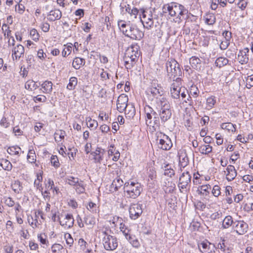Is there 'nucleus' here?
<instances>
[{
  "label": "nucleus",
  "mask_w": 253,
  "mask_h": 253,
  "mask_svg": "<svg viewBox=\"0 0 253 253\" xmlns=\"http://www.w3.org/2000/svg\"><path fill=\"white\" fill-rule=\"evenodd\" d=\"M140 52L137 45H132L126 50L124 57L125 66L126 69H131L136 64Z\"/></svg>",
  "instance_id": "f03ea898"
},
{
  "label": "nucleus",
  "mask_w": 253,
  "mask_h": 253,
  "mask_svg": "<svg viewBox=\"0 0 253 253\" xmlns=\"http://www.w3.org/2000/svg\"><path fill=\"white\" fill-rule=\"evenodd\" d=\"M157 141L159 148L164 150H169L172 146L170 138L162 132L157 133Z\"/></svg>",
  "instance_id": "9d476101"
},
{
  "label": "nucleus",
  "mask_w": 253,
  "mask_h": 253,
  "mask_svg": "<svg viewBox=\"0 0 253 253\" xmlns=\"http://www.w3.org/2000/svg\"><path fill=\"white\" fill-rule=\"evenodd\" d=\"M36 156L35 151L33 149L29 150L27 155L28 161L31 163H34L36 161Z\"/></svg>",
  "instance_id": "09e8293b"
},
{
  "label": "nucleus",
  "mask_w": 253,
  "mask_h": 253,
  "mask_svg": "<svg viewBox=\"0 0 253 253\" xmlns=\"http://www.w3.org/2000/svg\"><path fill=\"white\" fill-rule=\"evenodd\" d=\"M234 222L231 216H226L222 221V227L223 228H228L229 226L233 224L234 226Z\"/></svg>",
  "instance_id": "2f4dec72"
},
{
  "label": "nucleus",
  "mask_w": 253,
  "mask_h": 253,
  "mask_svg": "<svg viewBox=\"0 0 253 253\" xmlns=\"http://www.w3.org/2000/svg\"><path fill=\"white\" fill-rule=\"evenodd\" d=\"M42 87L43 89L42 91L44 93L50 94L52 90V83L50 81H46L42 84Z\"/></svg>",
  "instance_id": "cd10ccee"
},
{
  "label": "nucleus",
  "mask_w": 253,
  "mask_h": 253,
  "mask_svg": "<svg viewBox=\"0 0 253 253\" xmlns=\"http://www.w3.org/2000/svg\"><path fill=\"white\" fill-rule=\"evenodd\" d=\"M78 84L77 78L75 77L70 78L69 83L67 84V88L69 90L74 89Z\"/></svg>",
  "instance_id": "79ce46f5"
},
{
  "label": "nucleus",
  "mask_w": 253,
  "mask_h": 253,
  "mask_svg": "<svg viewBox=\"0 0 253 253\" xmlns=\"http://www.w3.org/2000/svg\"><path fill=\"white\" fill-rule=\"evenodd\" d=\"M24 47L21 44H17L12 50V57L13 61H17L24 55Z\"/></svg>",
  "instance_id": "a211bd4d"
},
{
  "label": "nucleus",
  "mask_w": 253,
  "mask_h": 253,
  "mask_svg": "<svg viewBox=\"0 0 253 253\" xmlns=\"http://www.w3.org/2000/svg\"><path fill=\"white\" fill-rule=\"evenodd\" d=\"M113 223H119L120 224V229L121 231L125 236L126 239H128V236L130 234L129 233V230L126 227L125 225L123 223V219L119 216H115L113 217L112 219Z\"/></svg>",
  "instance_id": "6ab92c4d"
},
{
  "label": "nucleus",
  "mask_w": 253,
  "mask_h": 253,
  "mask_svg": "<svg viewBox=\"0 0 253 253\" xmlns=\"http://www.w3.org/2000/svg\"><path fill=\"white\" fill-rule=\"evenodd\" d=\"M86 208L88 211L91 212L96 213L97 212V205L92 202H89L86 206Z\"/></svg>",
  "instance_id": "864d4df0"
},
{
  "label": "nucleus",
  "mask_w": 253,
  "mask_h": 253,
  "mask_svg": "<svg viewBox=\"0 0 253 253\" xmlns=\"http://www.w3.org/2000/svg\"><path fill=\"white\" fill-rule=\"evenodd\" d=\"M105 154L104 149L97 147L94 151L90 153L89 158L93 160L95 163L101 164L104 159V156Z\"/></svg>",
  "instance_id": "4468645a"
},
{
  "label": "nucleus",
  "mask_w": 253,
  "mask_h": 253,
  "mask_svg": "<svg viewBox=\"0 0 253 253\" xmlns=\"http://www.w3.org/2000/svg\"><path fill=\"white\" fill-rule=\"evenodd\" d=\"M217 248L220 250V253H224L226 252V250L228 251V249H226V246L225 245L224 241L223 240L222 242L219 243L217 245Z\"/></svg>",
  "instance_id": "e2e57ef3"
},
{
  "label": "nucleus",
  "mask_w": 253,
  "mask_h": 253,
  "mask_svg": "<svg viewBox=\"0 0 253 253\" xmlns=\"http://www.w3.org/2000/svg\"><path fill=\"white\" fill-rule=\"evenodd\" d=\"M126 109L127 111L125 110V114L127 115L128 117L132 118L135 114V108L132 105H128Z\"/></svg>",
  "instance_id": "a18cd8bd"
},
{
  "label": "nucleus",
  "mask_w": 253,
  "mask_h": 253,
  "mask_svg": "<svg viewBox=\"0 0 253 253\" xmlns=\"http://www.w3.org/2000/svg\"><path fill=\"white\" fill-rule=\"evenodd\" d=\"M127 239L129 240V243L133 247L138 248L140 246L139 242L134 236L132 237L129 234V236H128V239Z\"/></svg>",
  "instance_id": "8fccbe9b"
},
{
  "label": "nucleus",
  "mask_w": 253,
  "mask_h": 253,
  "mask_svg": "<svg viewBox=\"0 0 253 253\" xmlns=\"http://www.w3.org/2000/svg\"><path fill=\"white\" fill-rule=\"evenodd\" d=\"M72 44L71 45H68L66 47H65L62 52V55L63 57H65L69 55L72 51Z\"/></svg>",
  "instance_id": "4d7b16f0"
},
{
  "label": "nucleus",
  "mask_w": 253,
  "mask_h": 253,
  "mask_svg": "<svg viewBox=\"0 0 253 253\" xmlns=\"http://www.w3.org/2000/svg\"><path fill=\"white\" fill-rule=\"evenodd\" d=\"M62 17L61 11L58 9L51 10L47 15V19L50 21H55Z\"/></svg>",
  "instance_id": "4be33fe9"
},
{
  "label": "nucleus",
  "mask_w": 253,
  "mask_h": 253,
  "mask_svg": "<svg viewBox=\"0 0 253 253\" xmlns=\"http://www.w3.org/2000/svg\"><path fill=\"white\" fill-rule=\"evenodd\" d=\"M124 182L123 180L119 177L117 176L112 182V187L114 188L116 191L118 190L119 188L123 186Z\"/></svg>",
  "instance_id": "473e14b6"
},
{
  "label": "nucleus",
  "mask_w": 253,
  "mask_h": 253,
  "mask_svg": "<svg viewBox=\"0 0 253 253\" xmlns=\"http://www.w3.org/2000/svg\"><path fill=\"white\" fill-rule=\"evenodd\" d=\"M190 94L194 97H197L199 93V90L198 88L196 86H191L190 88Z\"/></svg>",
  "instance_id": "338daca9"
},
{
  "label": "nucleus",
  "mask_w": 253,
  "mask_h": 253,
  "mask_svg": "<svg viewBox=\"0 0 253 253\" xmlns=\"http://www.w3.org/2000/svg\"><path fill=\"white\" fill-rule=\"evenodd\" d=\"M124 189L125 191L127 193V196L132 199L137 198L140 195L142 191L141 184L138 182L125 183Z\"/></svg>",
  "instance_id": "0eeeda50"
},
{
  "label": "nucleus",
  "mask_w": 253,
  "mask_h": 253,
  "mask_svg": "<svg viewBox=\"0 0 253 253\" xmlns=\"http://www.w3.org/2000/svg\"><path fill=\"white\" fill-rule=\"evenodd\" d=\"M183 87L181 86V79L177 77L171 84L170 87V93L171 97L173 99H179L181 90Z\"/></svg>",
  "instance_id": "9b49d317"
},
{
  "label": "nucleus",
  "mask_w": 253,
  "mask_h": 253,
  "mask_svg": "<svg viewBox=\"0 0 253 253\" xmlns=\"http://www.w3.org/2000/svg\"><path fill=\"white\" fill-rule=\"evenodd\" d=\"M246 87L248 88H250L253 86V75L249 76L246 78Z\"/></svg>",
  "instance_id": "bf43d9fd"
},
{
  "label": "nucleus",
  "mask_w": 253,
  "mask_h": 253,
  "mask_svg": "<svg viewBox=\"0 0 253 253\" xmlns=\"http://www.w3.org/2000/svg\"><path fill=\"white\" fill-rule=\"evenodd\" d=\"M85 64V60L80 57H76L72 63L73 67L76 70L80 69Z\"/></svg>",
  "instance_id": "bb28decb"
},
{
  "label": "nucleus",
  "mask_w": 253,
  "mask_h": 253,
  "mask_svg": "<svg viewBox=\"0 0 253 253\" xmlns=\"http://www.w3.org/2000/svg\"><path fill=\"white\" fill-rule=\"evenodd\" d=\"M1 29L5 39L9 38L12 36L11 31L10 30V28L7 24H3Z\"/></svg>",
  "instance_id": "e433bc0d"
},
{
  "label": "nucleus",
  "mask_w": 253,
  "mask_h": 253,
  "mask_svg": "<svg viewBox=\"0 0 253 253\" xmlns=\"http://www.w3.org/2000/svg\"><path fill=\"white\" fill-rule=\"evenodd\" d=\"M66 135V132L63 130L57 131L54 133V138L56 141L60 142L64 138Z\"/></svg>",
  "instance_id": "58836bf2"
},
{
  "label": "nucleus",
  "mask_w": 253,
  "mask_h": 253,
  "mask_svg": "<svg viewBox=\"0 0 253 253\" xmlns=\"http://www.w3.org/2000/svg\"><path fill=\"white\" fill-rule=\"evenodd\" d=\"M0 166L4 169L7 170H10L12 167L11 163L7 160H3L0 163Z\"/></svg>",
  "instance_id": "603ef678"
},
{
  "label": "nucleus",
  "mask_w": 253,
  "mask_h": 253,
  "mask_svg": "<svg viewBox=\"0 0 253 253\" xmlns=\"http://www.w3.org/2000/svg\"><path fill=\"white\" fill-rule=\"evenodd\" d=\"M11 188L15 193H19L22 191L23 187L20 182L16 180L11 184Z\"/></svg>",
  "instance_id": "4c0bfd02"
},
{
  "label": "nucleus",
  "mask_w": 253,
  "mask_h": 253,
  "mask_svg": "<svg viewBox=\"0 0 253 253\" xmlns=\"http://www.w3.org/2000/svg\"><path fill=\"white\" fill-rule=\"evenodd\" d=\"M163 11L168 13L171 17H175L179 21H181L188 12L183 5L174 2L164 4Z\"/></svg>",
  "instance_id": "f257e3e1"
},
{
  "label": "nucleus",
  "mask_w": 253,
  "mask_h": 253,
  "mask_svg": "<svg viewBox=\"0 0 253 253\" xmlns=\"http://www.w3.org/2000/svg\"><path fill=\"white\" fill-rule=\"evenodd\" d=\"M4 203L6 206L9 207H12L14 206L15 202L13 199L10 197H6L5 198Z\"/></svg>",
  "instance_id": "0e129e2a"
},
{
  "label": "nucleus",
  "mask_w": 253,
  "mask_h": 253,
  "mask_svg": "<svg viewBox=\"0 0 253 253\" xmlns=\"http://www.w3.org/2000/svg\"><path fill=\"white\" fill-rule=\"evenodd\" d=\"M158 106L160 109L159 115L161 121L165 123L169 120L171 116L170 104L166 98H161L159 100Z\"/></svg>",
  "instance_id": "39448f33"
},
{
  "label": "nucleus",
  "mask_w": 253,
  "mask_h": 253,
  "mask_svg": "<svg viewBox=\"0 0 253 253\" xmlns=\"http://www.w3.org/2000/svg\"><path fill=\"white\" fill-rule=\"evenodd\" d=\"M211 188V186L209 184L203 185L198 188L197 192L201 195L207 196L210 194Z\"/></svg>",
  "instance_id": "a878e982"
},
{
  "label": "nucleus",
  "mask_w": 253,
  "mask_h": 253,
  "mask_svg": "<svg viewBox=\"0 0 253 253\" xmlns=\"http://www.w3.org/2000/svg\"><path fill=\"white\" fill-rule=\"evenodd\" d=\"M87 125L90 128H96L98 126V123L96 121L92 120L90 118H89L87 120Z\"/></svg>",
  "instance_id": "680f3d73"
},
{
  "label": "nucleus",
  "mask_w": 253,
  "mask_h": 253,
  "mask_svg": "<svg viewBox=\"0 0 253 253\" xmlns=\"http://www.w3.org/2000/svg\"><path fill=\"white\" fill-rule=\"evenodd\" d=\"M80 179L78 177H73L72 176H68L65 178V182L73 187V188L77 185L78 182Z\"/></svg>",
  "instance_id": "72a5a7b5"
},
{
  "label": "nucleus",
  "mask_w": 253,
  "mask_h": 253,
  "mask_svg": "<svg viewBox=\"0 0 253 253\" xmlns=\"http://www.w3.org/2000/svg\"><path fill=\"white\" fill-rule=\"evenodd\" d=\"M21 148L17 146H10L8 148L7 151L8 154L11 155H17L19 156L20 155V151Z\"/></svg>",
  "instance_id": "f704fd0d"
},
{
  "label": "nucleus",
  "mask_w": 253,
  "mask_h": 253,
  "mask_svg": "<svg viewBox=\"0 0 253 253\" xmlns=\"http://www.w3.org/2000/svg\"><path fill=\"white\" fill-rule=\"evenodd\" d=\"M198 149L201 154L208 155L212 152V147L209 144H204L200 146Z\"/></svg>",
  "instance_id": "c85d7f7f"
},
{
  "label": "nucleus",
  "mask_w": 253,
  "mask_h": 253,
  "mask_svg": "<svg viewBox=\"0 0 253 253\" xmlns=\"http://www.w3.org/2000/svg\"><path fill=\"white\" fill-rule=\"evenodd\" d=\"M30 34L33 40L36 42L39 40L40 35L37 31L35 29H32L30 31Z\"/></svg>",
  "instance_id": "6e6d98bb"
},
{
  "label": "nucleus",
  "mask_w": 253,
  "mask_h": 253,
  "mask_svg": "<svg viewBox=\"0 0 253 253\" xmlns=\"http://www.w3.org/2000/svg\"><path fill=\"white\" fill-rule=\"evenodd\" d=\"M4 251L6 253H12L13 252V246L9 244H6L4 247Z\"/></svg>",
  "instance_id": "774afa93"
},
{
  "label": "nucleus",
  "mask_w": 253,
  "mask_h": 253,
  "mask_svg": "<svg viewBox=\"0 0 253 253\" xmlns=\"http://www.w3.org/2000/svg\"><path fill=\"white\" fill-rule=\"evenodd\" d=\"M111 231L107 228H103L98 231V236L102 239L104 248L107 251H114L118 245L116 237L109 234Z\"/></svg>",
  "instance_id": "7ed1b4c3"
},
{
  "label": "nucleus",
  "mask_w": 253,
  "mask_h": 253,
  "mask_svg": "<svg viewBox=\"0 0 253 253\" xmlns=\"http://www.w3.org/2000/svg\"><path fill=\"white\" fill-rule=\"evenodd\" d=\"M144 36V33L135 26H131L128 37L133 40H140Z\"/></svg>",
  "instance_id": "aec40b11"
},
{
  "label": "nucleus",
  "mask_w": 253,
  "mask_h": 253,
  "mask_svg": "<svg viewBox=\"0 0 253 253\" xmlns=\"http://www.w3.org/2000/svg\"><path fill=\"white\" fill-rule=\"evenodd\" d=\"M210 245L211 244L208 241H203L198 244V248L201 252L203 253H207L209 251Z\"/></svg>",
  "instance_id": "c9c22d12"
},
{
  "label": "nucleus",
  "mask_w": 253,
  "mask_h": 253,
  "mask_svg": "<svg viewBox=\"0 0 253 253\" xmlns=\"http://www.w3.org/2000/svg\"><path fill=\"white\" fill-rule=\"evenodd\" d=\"M51 164L56 168H58L59 167V162L58 159V158L56 156H52L51 157Z\"/></svg>",
  "instance_id": "69168bd1"
},
{
  "label": "nucleus",
  "mask_w": 253,
  "mask_h": 253,
  "mask_svg": "<svg viewBox=\"0 0 253 253\" xmlns=\"http://www.w3.org/2000/svg\"><path fill=\"white\" fill-rule=\"evenodd\" d=\"M128 97L126 95H120L117 100V108L120 112L123 113L125 110L127 111L126 107L127 106Z\"/></svg>",
  "instance_id": "dca6fc26"
},
{
  "label": "nucleus",
  "mask_w": 253,
  "mask_h": 253,
  "mask_svg": "<svg viewBox=\"0 0 253 253\" xmlns=\"http://www.w3.org/2000/svg\"><path fill=\"white\" fill-rule=\"evenodd\" d=\"M74 188L76 190V192L79 194L84 193L85 191L84 182L83 180H79Z\"/></svg>",
  "instance_id": "c756f323"
},
{
  "label": "nucleus",
  "mask_w": 253,
  "mask_h": 253,
  "mask_svg": "<svg viewBox=\"0 0 253 253\" xmlns=\"http://www.w3.org/2000/svg\"><path fill=\"white\" fill-rule=\"evenodd\" d=\"M147 94L149 95H152L153 98H152V100H154L157 104H159V100L161 98H165L162 96L163 91L162 88L159 85L154 84L150 87L147 91Z\"/></svg>",
  "instance_id": "f8f14e48"
},
{
  "label": "nucleus",
  "mask_w": 253,
  "mask_h": 253,
  "mask_svg": "<svg viewBox=\"0 0 253 253\" xmlns=\"http://www.w3.org/2000/svg\"><path fill=\"white\" fill-rule=\"evenodd\" d=\"M141 13L140 17L142 16L141 22L144 28L149 29L154 25V20L157 18V16L154 14L155 9L152 8H141L140 9Z\"/></svg>",
  "instance_id": "20e7f679"
},
{
  "label": "nucleus",
  "mask_w": 253,
  "mask_h": 253,
  "mask_svg": "<svg viewBox=\"0 0 253 253\" xmlns=\"http://www.w3.org/2000/svg\"><path fill=\"white\" fill-rule=\"evenodd\" d=\"M130 218L136 219L140 216L142 213V205L138 204H132L129 208Z\"/></svg>",
  "instance_id": "2eb2a0df"
},
{
  "label": "nucleus",
  "mask_w": 253,
  "mask_h": 253,
  "mask_svg": "<svg viewBox=\"0 0 253 253\" xmlns=\"http://www.w3.org/2000/svg\"><path fill=\"white\" fill-rule=\"evenodd\" d=\"M235 125H234L231 123H226L222 124L221 126L222 129H225L228 131L234 132L236 131Z\"/></svg>",
  "instance_id": "de8ad7c7"
},
{
  "label": "nucleus",
  "mask_w": 253,
  "mask_h": 253,
  "mask_svg": "<svg viewBox=\"0 0 253 253\" xmlns=\"http://www.w3.org/2000/svg\"><path fill=\"white\" fill-rule=\"evenodd\" d=\"M228 63V60L223 57H220L216 59L215 61V64L219 67H221L226 65Z\"/></svg>",
  "instance_id": "c03bdc74"
},
{
  "label": "nucleus",
  "mask_w": 253,
  "mask_h": 253,
  "mask_svg": "<svg viewBox=\"0 0 253 253\" xmlns=\"http://www.w3.org/2000/svg\"><path fill=\"white\" fill-rule=\"evenodd\" d=\"M58 220L60 225L66 229H70L74 223L73 216L71 213H61L58 215Z\"/></svg>",
  "instance_id": "1a4fd4ad"
},
{
  "label": "nucleus",
  "mask_w": 253,
  "mask_h": 253,
  "mask_svg": "<svg viewBox=\"0 0 253 253\" xmlns=\"http://www.w3.org/2000/svg\"><path fill=\"white\" fill-rule=\"evenodd\" d=\"M216 103L215 97L213 96L208 97L206 101V108L208 110L211 109Z\"/></svg>",
  "instance_id": "a19ab883"
},
{
  "label": "nucleus",
  "mask_w": 253,
  "mask_h": 253,
  "mask_svg": "<svg viewBox=\"0 0 253 253\" xmlns=\"http://www.w3.org/2000/svg\"><path fill=\"white\" fill-rule=\"evenodd\" d=\"M64 239L66 240V244L69 247H71L74 243V240L72 237L71 235L68 233H65Z\"/></svg>",
  "instance_id": "5fc2aeb1"
},
{
  "label": "nucleus",
  "mask_w": 253,
  "mask_h": 253,
  "mask_svg": "<svg viewBox=\"0 0 253 253\" xmlns=\"http://www.w3.org/2000/svg\"><path fill=\"white\" fill-rule=\"evenodd\" d=\"M201 60L200 58L196 56H192L190 58L189 62L191 66L194 69H197L200 67Z\"/></svg>",
  "instance_id": "7c9ffc66"
},
{
  "label": "nucleus",
  "mask_w": 253,
  "mask_h": 253,
  "mask_svg": "<svg viewBox=\"0 0 253 253\" xmlns=\"http://www.w3.org/2000/svg\"><path fill=\"white\" fill-rule=\"evenodd\" d=\"M179 163L181 167L185 168L189 163V160L185 152H182L179 155Z\"/></svg>",
  "instance_id": "393cba45"
},
{
  "label": "nucleus",
  "mask_w": 253,
  "mask_h": 253,
  "mask_svg": "<svg viewBox=\"0 0 253 253\" xmlns=\"http://www.w3.org/2000/svg\"><path fill=\"white\" fill-rule=\"evenodd\" d=\"M25 87L27 89L35 90L38 87L36 82L33 80H29L26 83Z\"/></svg>",
  "instance_id": "37998d69"
},
{
  "label": "nucleus",
  "mask_w": 253,
  "mask_h": 253,
  "mask_svg": "<svg viewBox=\"0 0 253 253\" xmlns=\"http://www.w3.org/2000/svg\"><path fill=\"white\" fill-rule=\"evenodd\" d=\"M227 173L226 177L228 181H231L234 179L237 176V172L235 167L232 165H229L226 169Z\"/></svg>",
  "instance_id": "5701e85b"
},
{
  "label": "nucleus",
  "mask_w": 253,
  "mask_h": 253,
  "mask_svg": "<svg viewBox=\"0 0 253 253\" xmlns=\"http://www.w3.org/2000/svg\"><path fill=\"white\" fill-rule=\"evenodd\" d=\"M146 124L148 126H152L155 129L159 126V118L157 117V113L150 106L146 105L144 107Z\"/></svg>",
  "instance_id": "423d86ee"
},
{
  "label": "nucleus",
  "mask_w": 253,
  "mask_h": 253,
  "mask_svg": "<svg viewBox=\"0 0 253 253\" xmlns=\"http://www.w3.org/2000/svg\"><path fill=\"white\" fill-rule=\"evenodd\" d=\"M166 67L168 75L170 79L179 76L181 73L180 69L178 67V64L175 60L168 61Z\"/></svg>",
  "instance_id": "6e6552de"
},
{
  "label": "nucleus",
  "mask_w": 253,
  "mask_h": 253,
  "mask_svg": "<svg viewBox=\"0 0 253 253\" xmlns=\"http://www.w3.org/2000/svg\"><path fill=\"white\" fill-rule=\"evenodd\" d=\"M191 179V176L188 171L184 172L180 175L178 186L181 192H183L182 190L189 189Z\"/></svg>",
  "instance_id": "ddd939ff"
},
{
  "label": "nucleus",
  "mask_w": 253,
  "mask_h": 253,
  "mask_svg": "<svg viewBox=\"0 0 253 253\" xmlns=\"http://www.w3.org/2000/svg\"><path fill=\"white\" fill-rule=\"evenodd\" d=\"M233 228L239 235H243L247 232L248 225L243 220L235 221L234 222Z\"/></svg>",
  "instance_id": "f3484780"
},
{
  "label": "nucleus",
  "mask_w": 253,
  "mask_h": 253,
  "mask_svg": "<svg viewBox=\"0 0 253 253\" xmlns=\"http://www.w3.org/2000/svg\"><path fill=\"white\" fill-rule=\"evenodd\" d=\"M180 96L185 102H187V100H189V99L191 98L190 95L188 94V91L184 87H183L182 90H181L180 97Z\"/></svg>",
  "instance_id": "3c124183"
},
{
  "label": "nucleus",
  "mask_w": 253,
  "mask_h": 253,
  "mask_svg": "<svg viewBox=\"0 0 253 253\" xmlns=\"http://www.w3.org/2000/svg\"><path fill=\"white\" fill-rule=\"evenodd\" d=\"M84 222L87 226L88 228L91 229L96 223L95 218L90 214H87L84 218Z\"/></svg>",
  "instance_id": "b1692460"
},
{
  "label": "nucleus",
  "mask_w": 253,
  "mask_h": 253,
  "mask_svg": "<svg viewBox=\"0 0 253 253\" xmlns=\"http://www.w3.org/2000/svg\"><path fill=\"white\" fill-rule=\"evenodd\" d=\"M222 217V212L220 211H216L211 214L210 216V218L211 220H215L216 219H218L219 218H221Z\"/></svg>",
  "instance_id": "13d9d810"
},
{
  "label": "nucleus",
  "mask_w": 253,
  "mask_h": 253,
  "mask_svg": "<svg viewBox=\"0 0 253 253\" xmlns=\"http://www.w3.org/2000/svg\"><path fill=\"white\" fill-rule=\"evenodd\" d=\"M38 239L42 245H45L46 247L48 245L47 236L44 233H41L38 235Z\"/></svg>",
  "instance_id": "49530a36"
},
{
  "label": "nucleus",
  "mask_w": 253,
  "mask_h": 253,
  "mask_svg": "<svg viewBox=\"0 0 253 253\" xmlns=\"http://www.w3.org/2000/svg\"><path fill=\"white\" fill-rule=\"evenodd\" d=\"M205 23L208 25H212L215 22V17L214 14L209 13L205 16Z\"/></svg>",
  "instance_id": "ea45409f"
},
{
  "label": "nucleus",
  "mask_w": 253,
  "mask_h": 253,
  "mask_svg": "<svg viewBox=\"0 0 253 253\" xmlns=\"http://www.w3.org/2000/svg\"><path fill=\"white\" fill-rule=\"evenodd\" d=\"M211 193L214 197H217L219 196L221 193L220 187L218 185H214L212 189Z\"/></svg>",
  "instance_id": "052dcab7"
},
{
  "label": "nucleus",
  "mask_w": 253,
  "mask_h": 253,
  "mask_svg": "<svg viewBox=\"0 0 253 253\" xmlns=\"http://www.w3.org/2000/svg\"><path fill=\"white\" fill-rule=\"evenodd\" d=\"M249 52V49L248 48H245L239 51L238 55V60L242 64L248 63L249 61L248 53Z\"/></svg>",
  "instance_id": "412c9836"
}]
</instances>
